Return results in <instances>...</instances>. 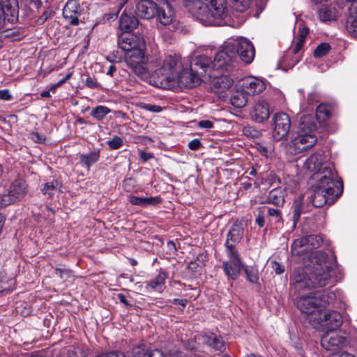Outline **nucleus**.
<instances>
[{
	"mask_svg": "<svg viewBox=\"0 0 357 357\" xmlns=\"http://www.w3.org/2000/svg\"><path fill=\"white\" fill-rule=\"evenodd\" d=\"M234 46L223 45L222 49L215 56L213 60L208 56L202 54L195 56L191 61L190 66L195 71H198L201 77L204 74L208 78L216 77L215 72L222 74L229 72V62L234 56Z\"/></svg>",
	"mask_w": 357,
	"mask_h": 357,
	"instance_id": "f257e3e1",
	"label": "nucleus"
},
{
	"mask_svg": "<svg viewBox=\"0 0 357 357\" xmlns=\"http://www.w3.org/2000/svg\"><path fill=\"white\" fill-rule=\"evenodd\" d=\"M343 190V182L340 178H333L330 170H326L325 174L317 176L314 194L310 202L314 207H322L325 204H333L341 195Z\"/></svg>",
	"mask_w": 357,
	"mask_h": 357,
	"instance_id": "f03ea898",
	"label": "nucleus"
},
{
	"mask_svg": "<svg viewBox=\"0 0 357 357\" xmlns=\"http://www.w3.org/2000/svg\"><path fill=\"white\" fill-rule=\"evenodd\" d=\"M335 299L333 292L324 289L301 294L295 298L294 304L302 313L318 317Z\"/></svg>",
	"mask_w": 357,
	"mask_h": 357,
	"instance_id": "7ed1b4c3",
	"label": "nucleus"
},
{
	"mask_svg": "<svg viewBox=\"0 0 357 357\" xmlns=\"http://www.w3.org/2000/svg\"><path fill=\"white\" fill-rule=\"evenodd\" d=\"M183 63L180 56L168 55L162 61V66L156 69L150 78L152 85L170 89L175 86V79L182 70Z\"/></svg>",
	"mask_w": 357,
	"mask_h": 357,
	"instance_id": "20e7f679",
	"label": "nucleus"
},
{
	"mask_svg": "<svg viewBox=\"0 0 357 357\" xmlns=\"http://www.w3.org/2000/svg\"><path fill=\"white\" fill-rule=\"evenodd\" d=\"M138 25L139 24H119L118 45L125 53L135 50H146L144 38L136 33Z\"/></svg>",
	"mask_w": 357,
	"mask_h": 357,
	"instance_id": "39448f33",
	"label": "nucleus"
},
{
	"mask_svg": "<svg viewBox=\"0 0 357 357\" xmlns=\"http://www.w3.org/2000/svg\"><path fill=\"white\" fill-rule=\"evenodd\" d=\"M313 264L310 273L313 288L328 284L331 277L333 267L327 259L326 254L317 251L313 253Z\"/></svg>",
	"mask_w": 357,
	"mask_h": 357,
	"instance_id": "423d86ee",
	"label": "nucleus"
},
{
	"mask_svg": "<svg viewBox=\"0 0 357 357\" xmlns=\"http://www.w3.org/2000/svg\"><path fill=\"white\" fill-rule=\"evenodd\" d=\"M231 45L234 46V56L229 62V72L234 68V61L238 55L241 59L245 63H250L255 55V47L248 39L239 38L235 41H229L224 45Z\"/></svg>",
	"mask_w": 357,
	"mask_h": 357,
	"instance_id": "0eeeda50",
	"label": "nucleus"
},
{
	"mask_svg": "<svg viewBox=\"0 0 357 357\" xmlns=\"http://www.w3.org/2000/svg\"><path fill=\"white\" fill-rule=\"evenodd\" d=\"M326 156L315 153L307 158L303 165V169L313 173L312 178L317 181V176L325 174L326 170H330L333 178H337L333 165L326 161Z\"/></svg>",
	"mask_w": 357,
	"mask_h": 357,
	"instance_id": "6e6552de",
	"label": "nucleus"
},
{
	"mask_svg": "<svg viewBox=\"0 0 357 357\" xmlns=\"http://www.w3.org/2000/svg\"><path fill=\"white\" fill-rule=\"evenodd\" d=\"M125 62L132 72L142 78L148 74L146 64L148 56L146 50H133L125 53Z\"/></svg>",
	"mask_w": 357,
	"mask_h": 357,
	"instance_id": "1a4fd4ad",
	"label": "nucleus"
},
{
	"mask_svg": "<svg viewBox=\"0 0 357 357\" xmlns=\"http://www.w3.org/2000/svg\"><path fill=\"white\" fill-rule=\"evenodd\" d=\"M323 243V238L318 235H310L294 241L291 252L294 255H301L318 248Z\"/></svg>",
	"mask_w": 357,
	"mask_h": 357,
	"instance_id": "9d476101",
	"label": "nucleus"
},
{
	"mask_svg": "<svg viewBox=\"0 0 357 357\" xmlns=\"http://www.w3.org/2000/svg\"><path fill=\"white\" fill-rule=\"evenodd\" d=\"M175 86L191 89L199 86L202 81L199 71H195L190 66V68H182L175 79Z\"/></svg>",
	"mask_w": 357,
	"mask_h": 357,
	"instance_id": "9b49d317",
	"label": "nucleus"
},
{
	"mask_svg": "<svg viewBox=\"0 0 357 357\" xmlns=\"http://www.w3.org/2000/svg\"><path fill=\"white\" fill-rule=\"evenodd\" d=\"M273 121V137L275 141H280L289 133L291 127L290 119L287 114L279 112L274 115Z\"/></svg>",
	"mask_w": 357,
	"mask_h": 357,
	"instance_id": "f8f14e48",
	"label": "nucleus"
},
{
	"mask_svg": "<svg viewBox=\"0 0 357 357\" xmlns=\"http://www.w3.org/2000/svg\"><path fill=\"white\" fill-rule=\"evenodd\" d=\"M18 17V1L1 0L0 22H15Z\"/></svg>",
	"mask_w": 357,
	"mask_h": 357,
	"instance_id": "ddd939ff",
	"label": "nucleus"
},
{
	"mask_svg": "<svg viewBox=\"0 0 357 357\" xmlns=\"http://www.w3.org/2000/svg\"><path fill=\"white\" fill-rule=\"evenodd\" d=\"M238 86L248 96L261 93L266 89L264 82L255 77H248L242 79L239 82Z\"/></svg>",
	"mask_w": 357,
	"mask_h": 357,
	"instance_id": "4468645a",
	"label": "nucleus"
},
{
	"mask_svg": "<svg viewBox=\"0 0 357 357\" xmlns=\"http://www.w3.org/2000/svg\"><path fill=\"white\" fill-rule=\"evenodd\" d=\"M317 137L313 134H305L298 131L296 136L291 139V146L296 153H301L316 144Z\"/></svg>",
	"mask_w": 357,
	"mask_h": 357,
	"instance_id": "2eb2a0df",
	"label": "nucleus"
},
{
	"mask_svg": "<svg viewBox=\"0 0 357 357\" xmlns=\"http://www.w3.org/2000/svg\"><path fill=\"white\" fill-rule=\"evenodd\" d=\"M345 343V338L334 330L325 333L321 340V346L329 351H335L342 347Z\"/></svg>",
	"mask_w": 357,
	"mask_h": 357,
	"instance_id": "dca6fc26",
	"label": "nucleus"
},
{
	"mask_svg": "<svg viewBox=\"0 0 357 357\" xmlns=\"http://www.w3.org/2000/svg\"><path fill=\"white\" fill-rule=\"evenodd\" d=\"M63 15L69 22H83L84 17L79 4L76 0H68L63 9Z\"/></svg>",
	"mask_w": 357,
	"mask_h": 357,
	"instance_id": "f3484780",
	"label": "nucleus"
},
{
	"mask_svg": "<svg viewBox=\"0 0 357 357\" xmlns=\"http://www.w3.org/2000/svg\"><path fill=\"white\" fill-rule=\"evenodd\" d=\"M291 281L294 289L298 293L313 288L310 273L307 274L301 269L294 272Z\"/></svg>",
	"mask_w": 357,
	"mask_h": 357,
	"instance_id": "a211bd4d",
	"label": "nucleus"
},
{
	"mask_svg": "<svg viewBox=\"0 0 357 357\" xmlns=\"http://www.w3.org/2000/svg\"><path fill=\"white\" fill-rule=\"evenodd\" d=\"M314 321L317 324H324L331 330H334L342 325V317L338 312L335 310L324 312V314L321 312L318 317L314 318Z\"/></svg>",
	"mask_w": 357,
	"mask_h": 357,
	"instance_id": "6ab92c4d",
	"label": "nucleus"
},
{
	"mask_svg": "<svg viewBox=\"0 0 357 357\" xmlns=\"http://www.w3.org/2000/svg\"><path fill=\"white\" fill-rule=\"evenodd\" d=\"M158 13L157 4L151 0H143L137 6V15L140 18L150 20Z\"/></svg>",
	"mask_w": 357,
	"mask_h": 357,
	"instance_id": "aec40b11",
	"label": "nucleus"
},
{
	"mask_svg": "<svg viewBox=\"0 0 357 357\" xmlns=\"http://www.w3.org/2000/svg\"><path fill=\"white\" fill-rule=\"evenodd\" d=\"M208 2L207 10L215 19L224 20L227 15V10L225 0H204Z\"/></svg>",
	"mask_w": 357,
	"mask_h": 357,
	"instance_id": "412c9836",
	"label": "nucleus"
},
{
	"mask_svg": "<svg viewBox=\"0 0 357 357\" xmlns=\"http://www.w3.org/2000/svg\"><path fill=\"white\" fill-rule=\"evenodd\" d=\"M28 186L24 180L18 178L15 180L10 185L8 192L15 202L22 199L27 193Z\"/></svg>",
	"mask_w": 357,
	"mask_h": 357,
	"instance_id": "4be33fe9",
	"label": "nucleus"
},
{
	"mask_svg": "<svg viewBox=\"0 0 357 357\" xmlns=\"http://www.w3.org/2000/svg\"><path fill=\"white\" fill-rule=\"evenodd\" d=\"M185 6L197 20L203 21L202 18L207 12L206 4L203 3L200 0H187Z\"/></svg>",
	"mask_w": 357,
	"mask_h": 357,
	"instance_id": "5701e85b",
	"label": "nucleus"
},
{
	"mask_svg": "<svg viewBox=\"0 0 357 357\" xmlns=\"http://www.w3.org/2000/svg\"><path fill=\"white\" fill-rule=\"evenodd\" d=\"M27 35V30L23 27L6 28L0 31V39H8L16 41L22 39Z\"/></svg>",
	"mask_w": 357,
	"mask_h": 357,
	"instance_id": "b1692460",
	"label": "nucleus"
},
{
	"mask_svg": "<svg viewBox=\"0 0 357 357\" xmlns=\"http://www.w3.org/2000/svg\"><path fill=\"white\" fill-rule=\"evenodd\" d=\"M285 190L282 187H275L271 190L264 203L272 204L279 207L283 206L285 202Z\"/></svg>",
	"mask_w": 357,
	"mask_h": 357,
	"instance_id": "393cba45",
	"label": "nucleus"
},
{
	"mask_svg": "<svg viewBox=\"0 0 357 357\" xmlns=\"http://www.w3.org/2000/svg\"><path fill=\"white\" fill-rule=\"evenodd\" d=\"M270 116L269 107L266 102L260 100L257 102L252 112L253 119L261 123L268 119Z\"/></svg>",
	"mask_w": 357,
	"mask_h": 357,
	"instance_id": "a878e982",
	"label": "nucleus"
},
{
	"mask_svg": "<svg viewBox=\"0 0 357 357\" xmlns=\"http://www.w3.org/2000/svg\"><path fill=\"white\" fill-rule=\"evenodd\" d=\"M161 5L158 7V13L160 20L163 19L169 22H172L175 16V10L167 0H157Z\"/></svg>",
	"mask_w": 357,
	"mask_h": 357,
	"instance_id": "bb28decb",
	"label": "nucleus"
},
{
	"mask_svg": "<svg viewBox=\"0 0 357 357\" xmlns=\"http://www.w3.org/2000/svg\"><path fill=\"white\" fill-rule=\"evenodd\" d=\"M243 233L244 230L242 224L237 221L235 222L227 235L225 243L238 244L243 238Z\"/></svg>",
	"mask_w": 357,
	"mask_h": 357,
	"instance_id": "cd10ccee",
	"label": "nucleus"
},
{
	"mask_svg": "<svg viewBox=\"0 0 357 357\" xmlns=\"http://www.w3.org/2000/svg\"><path fill=\"white\" fill-rule=\"evenodd\" d=\"M242 266V261H225L222 264L225 273L231 280L238 277Z\"/></svg>",
	"mask_w": 357,
	"mask_h": 357,
	"instance_id": "c85d7f7f",
	"label": "nucleus"
},
{
	"mask_svg": "<svg viewBox=\"0 0 357 357\" xmlns=\"http://www.w3.org/2000/svg\"><path fill=\"white\" fill-rule=\"evenodd\" d=\"M316 128V123L312 116L304 115L301 118L298 131L305 134H312Z\"/></svg>",
	"mask_w": 357,
	"mask_h": 357,
	"instance_id": "c756f323",
	"label": "nucleus"
},
{
	"mask_svg": "<svg viewBox=\"0 0 357 357\" xmlns=\"http://www.w3.org/2000/svg\"><path fill=\"white\" fill-rule=\"evenodd\" d=\"M129 202L132 205L146 207L160 203L161 199L159 197H139L136 196H130L129 197Z\"/></svg>",
	"mask_w": 357,
	"mask_h": 357,
	"instance_id": "7c9ffc66",
	"label": "nucleus"
},
{
	"mask_svg": "<svg viewBox=\"0 0 357 357\" xmlns=\"http://www.w3.org/2000/svg\"><path fill=\"white\" fill-rule=\"evenodd\" d=\"M319 20L322 22H331L337 20L338 12L335 8L324 6L318 10Z\"/></svg>",
	"mask_w": 357,
	"mask_h": 357,
	"instance_id": "2f4dec72",
	"label": "nucleus"
},
{
	"mask_svg": "<svg viewBox=\"0 0 357 357\" xmlns=\"http://www.w3.org/2000/svg\"><path fill=\"white\" fill-rule=\"evenodd\" d=\"M248 100V95L244 93L243 90L239 88V86L238 89L230 97L231 104L238 108L243 107L247 104Z\"/></svg>",
	"mask_w": 357,
	"mask_h": 357,
	"instance_id": "473e14b6",
	"label": "nucleus"
},
{
	"mask_svg": "<svg viewBox=\"0 0 357 357\" xmlns=\"http://www.w3.org/2000/svg\"><path fill=\"white\" fill-rule=\"evenodd\" d=\"M99 159V150H94L89 153L79 155V163L82 166L86 167L88 171L90 170L91 165L97 162Z\"/></svg>",
	"mask_w": 357,
	"mask_h": 357,
	"instance_id": "72a5a7b5",
	"label": "nucleus"
},
{
	"mask_svg": "<svg viewBox=\"0 0 357 357\" xmlns=\"http://www.w3.org/2000/svg\"><path fill=\"white\" fill-rule=\"evenodd\" d=\"M204 342L212 347L216 350L222 351L225 349V341L221 337H217L213 333H210L203 336Z\"/></svg>",
	"mask_w": 357,
	"mask_h": 357,
	"instance_id": "f704fd0d",
	"label": "nucleus"
},
{
	"mask_svg": "<svg viewBox=\"0 0 357 357\" xmlns=\"http://www.w3.org/2000/svg\"><path fill=\"white\" fill-rule=\"evenodd\" d=\"M219 73H217L216 75H218ZM215 80L214 82L215 88L218 89L217 92H222L229 89L234 84V81L232 79L227 76H220V77H215Z\"/></svg>",
	"mask_w": 357,
	"mask_h": 357,
	"instance_id": "c9c22d12",
	"label": "nucleus"
},
{
	"mask_svg": "<svg viewBox=\"0 0 357 357\" xmlns=\"http://www.w3.org/2000/svg\"><path fill=\"white\" fill-rule=\"evenodd\" d=\"M15 285L13 278H8L4 273H0V296L11 291Z\"/></svg>",
	"mask_w": 357,
	"mask_h": 357,
	"instance_id": "e433bc0d",
	"label": "nucleus"
},
{
	"mask_svg": "<svg viewBox=\"0 0 357 357\" xmlns=\"http://www.w3.org/2000/svg\"><path fill=\"white\" fill-rule=\"evenodd\" d=\"M167 278V275L165 271H160L158 275L153 279L151 280L148 285L151 287L153 290L158 291H162V287L165 283V280Z\"/></svg>",
	"mask_w": 357,
	"mask_h": 357,
	"instance_id": "4c0bfd02",
	"label": "nucleus"
},
{
	"mask_svg": "<svg viewBox=\"0 0 357 357\" xmlns=\"http://www.w3.org/2000/svg\"><path fill=\"white\" fill-rule=\"evenodd\" d=\"M61 188V183L56 179H53L43 184L41 192L43 195H48L50 197H52L54 195V192L59 191Z\"/></svg>",
	"mask_w": 357,
	"mask_h": 357,
	"instance_id": "58836bf2",
	"label": "nucleus"
},
{
	"mask_svg": "<svg viewBox=\"0 0 357 357\" xmlns=\"http://www.w3.org/2000/svg\"><path fill=\"white\" fill-rule=\"evenodd\" d=\"M280 183V178L273 172H270L261 177V184L266 186V188Z\"/></svg>",
	"mask_w": 357,
	"mask_h": 357,
	"instance_id": "ea45409f",
	"label": "nucleus"
},
{
	"mask_svg": "<svg viewBox=\"0 0 357 357\" xmlns=\"http://www.w3.org/2000/svg\"><path fill=\"white\" fill-rule=\"evenodd\" d=\"M111 109L107 107L104 105H98L94 107L91 112V115L94 119L101 121L109 113H110Z\"/></svg>",
	"mask_w": 357,
	"mask_h": 357,
	"instance_id": "a19ab883",
	"label": "nucleus"
},
{
	"mask_svg": "<svg viewBox=\"0 0 357 357\" xmlns=\"http://www.w3.org/2000/svg\"><path fill=\"white\" fill-rule=\"evenodd\" d=\"M331 116L330 107L326 105H319L316 109V117L319 121L324 122Z\"/></svg>",
	"mask_w": 357,
	"mask_h": 357,
	"instance_id": "79ce46f5",
	"label": "nucleus"
},
{
	"mask_svg": "<svg viewBox=\"0 0 357 357\" xmlns=\"http://www.w3.org/2000/svg\"><path fill=\"white\" fill-rule=\"evenodd\" d=\"M292 212H293V222H294V227H296V224L300 220V217L302 213V199L298 198L294 200L293 206H292Z\"/></svg>",
	"mask_w": 357,
	"mask_h": 357,
	"instance_id": "37998d69",
	"label": "nucleus"
},
{
	"mask_svg": "<svg viewBox=\"0 0 357 357\" xmlns=\"http://www.w3.org/2000/svg\"><path fill=\"white\" fill-rule=\"evenodd\" d=\"M236 245V244L233 243L225 244L226 247L227 255L229 259V261H241V257L235 249Z\"/></svg>",
	"mask_w": 357,
	"mask_h": 357,
	"instance_id": "c03bdc74",
	"label": "nucleus"
},
{
	"mask_svg": "<svg viewBox=\"0 0 357 357\" xmlns=\"http://www.w3.org/2000/svg\"><path fill=\"white\" fill-rule=\"evenodd\" d=\"M331 45L328 43H321L314 50V57L321 58L326 55L331 50Z\"/></svg>",
	"mask_w": 357,
	"mask_h": 357,
	"instance_id": "a18cd8bd",
	"label": "nucleus"
},
{
	"mask_svg": "<svg viewBox=\"0 0 357 357\" xmlns=\"http://www.w3.org/2000/svg\"><path fill=\"white\" fill-rule=\"evenodd\" d=\"M250 0H231V6L238 12H243L247 10L250 5Z\"/></svg>",
	"mask_w": 357,
	"mask_h": 357,
	"instance_id": "49530a36",
	"label": "nucleus"
},
{
	"mask_svg": "<svg viewBox=\"0 0 357 357\" xmlns=\"http://www.w3.org/2000/svg\"><path fill=\"white\" fill-rule=\"evenodd\" d=\"M247 280L252 283H257L259 280L258 270L255 268H244Z\"/></svg>",
	"mask_w": 357,
	"mask_h": 357,
	"instance_id": "de8ad7c7",
	"label": "nucleus"
},
{
	"mask_svg": "<svg viewBox=\"0 0 357 357\" xmlns=\"http://www.w3.org/2000/svg\"><path fill=\"white\" fill-rule=\"evenodd\" d=\"M149 351L145 345L136 346L132 349L133 357H149Z\"/></svg>",
	"mask_w": 357,
	"mask_h": 357,
	"instance_id": "09e8293b",
	"label": "nucleus"
},
{
	"mask_svg": "<svg viewBox=\"0 0 357 357\" xmlns=\"http://www.w3.org/2000/svg\"><path fill=\"white\" fill-rule=\"evenodd\" d=\"M243 133L245 136L250 138H257L260 135L259 130L252 126H245L243 128Z\"/></svg>",
	"mask_w": 357,
	"mask_h": 357,
	"instance_id": "8fccbe9b",
	"label": "nucleus"
},
{
	"mask_svg": "<svg viewBox=\"0 0 357 357\" xmlns=\"http://www.w3.org/2000/svg\"><path fill=\"white\" fill-rule=\"evenodd\" d=\"M341 29H345L349 35L357 37V24H341Z\"/></svg>",
	"mask_w": 357,
	"mask_h": 357,
	"instance_id": "3c124183",
	"label": "nucleus"
},
{
	"mask_svg": "<svg viewBox=\"0 0 357 357\" xmlns=\"http://www.w3.org/2000/svg\"><path fill=\"white\" fill-rule=\"evenodd\" d=\"M107 144L112 150L118 149L122 146L123 139L120 137L115 136L107 142Z\"/></svg>",
	"mask_w": 357,
	"mask_h": 357,
	"instance_id": "603ef678",
	"label": "nucleus"
},
{
	"mask_svg": "<svg viewBox=\"0 0 357 357\" xmlns=\"http://www.w3.org/2000/svg\"><path fill=\"white\" fill-rule=\"evenodd\" d=\"M13 203H15V201L13 199L8 192L7 194L0 195V208L6 207Z\"/></svg>",
	"mask_w": 357,
	"mask_h": 357,
	"instance_id": "864d4df0",
	"label": "nucleus"
},
{
	"mask_svg": "<svg viewBox=\"0 0 357 357\" xmlns=\"http://www.w3.org/2000/svg\"><path fill=\"white\" fill-rule=\"evenodd\" d=\"M140 107L142 109L149 111L151 112H155V113H159L162 110V108L159 105H151V104H148V103H141Z\"/></svg>",
	"mask_w": 357,
	"mask_h": 357,
	"instance_id": "5fc2aeb1",
	"label": "nucleus"
},
{
	"mask_svg": "<svg viewBox=\"0 0 357 357\" xmlns=\"http://www.w3.org/2000/svg\"><path fill=\"white\" fill-rule=\"evenodd\" d=\"M309 33V29L303 24L298 28L297 40L305 43V38Z\"/></svg>",
	"mask_w": 357,
	"mask_h": 357,
	"instance_id": "6e6d98bb",
	"label": "nucleus"
},
{
	"mask_svg": "<svg viewBox=\"0 0 357 357\" xmlns=\"http://www.w3.org/2000/svg\"><path fill=\"white\" fill-rule=\"evenodd\" d=\"M349 11V17L347 22H357V5L352 4Z\"/></svg>",
	"mask_w": 357,
	"mask_h": 357,
	"instance_id": "4d7b16f0",
	"label": "nucleus"
},
{
	"mask_svg": "<svg viewBox=\"0 0 357 357\" xmlns=\"http://www.w3.org/2000/svg\"><path fill=\"white\" fill-rule=\"evenodd\" d=\"M85 85L89 89H96L100 86V84L97 82V80L91 77H88L86 79Z\"/></svg>",
	"mask_w": 357,
	"mask_h": 357,
	"instance_id": "13d9d810",
	"label": "nucleus"
},
{
	"mask_svg": "<svg viewBox=\"0 0 357 357\" xmlns=\"http://www.w3.org/2000/svg\"><path fill=\"white\" fill-rule=\"evenodd\" d=\"M55 274L61 279H67L71 276V271L69 269L56 268Z\"/></svg>",
	"mask_w": 357,
	"mask_h": 357,
	"instance_id": "bf43d9fd",
	"label": "nucleus"
},
{
	"mask_svg": "<svg viewBox=\"0 0 357 357\" xmlns=\"http://www.w3.org/2000/svg\"><path fill=\"white\" fill-rule=\"evenodd\" d=\"M95 357H126L123 352L121 351H112L109 353L102 354Z\"/></svg>",
	"mask_w": 357,
	"mask_h": 357,
	"instance_id": "052dcab7",
	"label": "nucleus"
},
{
	"mask_svg": "<svg viewBox=\"0 0 357 357\" xmlns=\"http://www.w3.org/2000/svg\"><path fill=\"white\" fill-rule=\"evenodd\" d=\"M268 215L271 217H275L278 220L281 218V212L279 209H275L271 207H266Z\"/></svg>",
	"mask_w": 357,
	"mask_h": 357,
	"instance_id": "680f3d73",
	"label": "nucleus"
},
{
	"mask_svg": "<svg viewBox=\"0 0 357 357\" xmlns=\"http://www.w3.org/2000/svg\"><path fill=\"white\" fill-rule=\"evenodd\" d=\"M54 14V11L52 9H47L40 16V20H42L43 22L48 20H52V16H53Z\"/></svg>",
	"mask_w": 357,
	"mask_h": 357,
	"instance_id": "e2e57ef3",
	"label": "nucleus"
},
{
	"mask_svg": "<svg viewBox=\"0 0 357 357\" xmlns=\"http://www.w3.org/2000/svg\"><path fill=\"white\" fill-rule=\"evenodd\" d=\"M201 146L202 143L199 139H195L188 143V148L192 151L197 150Z\"/></svg>",
	"mask_w": 357,
	"mask_h": 357,
	"instance_id": "0e129e2a",
	"label": "nucleus"
},
{
	"mask_svg": "<svg viewBox=\"0 0 357 357\" xmlns=\"http://www.w3.org/2000/svg\"><path fill=\"white\" fill-rule=\"evenodd\" d=\"M31 139L35 142L42 143L45 142V137L38 132H32L31 133Z\"/></svg>",
	"mask_w": 357,
	"mask_h": 357,
	"instance_id": "69168bd1",
	"label": "nucleus"
},
{
	"mask_svg": "<svg viewBox=\"0 0 357 357\" xmlns=\"http://www.w3.org/2000/svg\"><path fill=\"white\" fill-rule=\"evenodd\" d=\"M257 149L264 156L268 157L270 153L268 148L262 144H257Z\"/></svg>",
	"mask_w": 357,
	"mask_h": 357,
	"instance_id": "338daca9",
	"label": "nucleus"
},
{
	"mask_svg": "<svg viewBox=\"0 0 357 357\" xmlns=\"http://www.w3.org/2000/svg\"><path fill=\"white\" fill-rule=\"evenodd\" d=\"M198 126L200 128L211 129L213 127V123L209 120H202L199 121Z\"/></svg>",
	"mask_w": 357,
	"mask_h": 357,
	"instance_id": "774afa93",
	"label": "nucleus"
}]
</instances>
